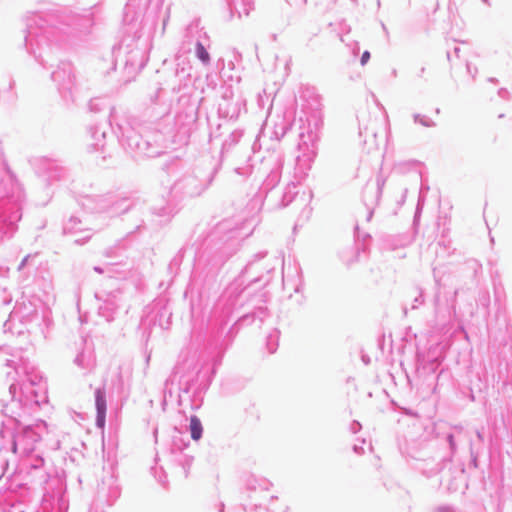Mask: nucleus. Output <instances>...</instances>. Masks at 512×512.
<instances>
[{"instance_id":"f257e3e1","label":"nucleus","mask_w":512,"mask_h":512,"mask_svg":"<svg viewBox=\"0 0 512 512\" xmlns=\"http://www.w3.org/2000/svg\"><path fill=\"white\" fill-rule=\"evenodd\" d=\"M95 396H96V410H97L96 423L99 428L103 429L105 426V418H106L105 392L101 389H98L95 393Z\"/></svg>"},{"instance_id":"f03ea898","label":"nucleus","mask_w":512,"mask_h":512,"mask_svg":"<svg viewBox=\"0 0 512 512\" xmlns=\"http://www.w3.org/2000/svg\"><path fill=\"white\" fill-rule=\"evenodd\" d=\"M202 431L203 427L200 420L198 419V417L192 416L190 418V432L192 439L196 441L199 440L202 436Z\"/></svg>"},{"instance_id":"7ed1b4c3","label":"nucleus","mask_w":512,"mask_h":512,"mask_svg":"<svg viewBox=\"0 0 512 512\" xmlns=\"http://www.w3.org/2000/svg\"><path fill=\"white\" fill-rule=\"evenodd\" d=\"M196 53L198 58L204 62L208 63L210 60L209 53L206 51L205 47L201 43H197L196 45Z\"/></svg>"},{"instance_id":"20e7f679","label":"nucleus","mask_w":512,"mask_h":512,"mask_svg":"<svg viewBox=\"0 0 512 512\" xmlns=\"http://www.w3.org/2000/svg\"><path fill=\"white\" fill-rule=\"evenodd\" d=\"M369 59H370V53L368 51H365L361 57V64L365 65L369 61Z\"/></svg>"}]
</instances>
